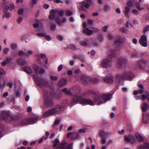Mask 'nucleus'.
<instances>
[{
    "label": "nucleus",
    "mask_w": 149,
    "mask_h": 149,
    "mask_svg": "<svg viewBox=\"0 0 149 149\" xmlns=\"http://www.w3.org/2000/svg\"><path fill=\"white\" fill-rule=\"evenodd\" d=\"M65 13L68 16H71L73 14V13L69 9H67L65 10Z\"/></svg>",
    "instance_id": "nucleus-42"
},
{
    "label": "nucleus",
    "mask_w": 149,
    "mask_h": 149,
    "mask_svg": "<svg viewBox=\"0 0 149 149\" xmlns=\"http://www.w3.org/2000/svg\"><path fill=\"white\" fill-rule=\"evenodd\" d=\"M91 127L89 126H86L84 128V129H81L79 130H90L91 129L90 128Z\"/></svg>",
    "instance_id": "nucleus-56"
},
{
    "label": "nucleus",
    "mask_w": 149,
    "mask_h": 149,
    "mask_svg": "<svg viewBox=\"0 0 149 149\" xmlns=\"http://www.w3.org/2000/svg\"><path fill=\"white\" fill-rule=\"evenodd\" d=\"M93 42V40L91 39H86V40H82L80 41V44L83 46H89Z\"/></svg>",
    "instance_id": "nucleus-17"
},
{
    "label": "nucleus",
    "mask_w": 149,
    "mask_h": 149,
    "mask_svg": "<svg viewBox=\"0 0 149 149\" xmlns=\"http://www.w3.org/2000/svg\"><path fill=\"white\" fill-rule=\"evenodd\" d=\"M124 140L125 141L132 144L136 143V141L134 137L132 135L125 136Z\"/></svg>",
    "instance_id": "nucleus-12"
},
{
    "label": "nucleus",
    "mask_w": 149,
    "mask_h": 149,
    "mask_svg": "<svg viewBox=\"0 0 149 149\" xmlns=\"http://www.w3.org/2000/svg\"><path fill=\"white\" fill-rule=\"evenodd\" d=\"M59 142V141L58 139H55V141L53 142L54 144L53 145V146L54 147L57 146Z\"/></svg>",
    "instance_id": "nucleus-47"
},
{
    "label": "nucleus",
    "mask_w": 149,
    "mask_h": 149,
    "mask_svg": "<svg viewBox=\"0 0 149 149\" xmlns=\"http://www.w3.org/2000/svg\"><path fill=\"white\" fill-rule=\"evenodd\" d=\"M132 13L134 15H137L139 13L138 11L135 9H134L132 10Z\"/></svg>",
    "instance_id": "nucleus-63"
},
{
    "label": "nucleus",
    "mask_w": 149,
    "mask_h": 149,
    "mask_svg": "<svg viewBox=\"0 0 149 149\" xmlns=\"http://www.w3.org/2000/svg\"><path fill=\"white\" fill-rule=\"evenodd\" d=\"M80 79L83 83L85 84H86L88 82H91V81L90 77L86 76L84 75H83L81 76Z\"/></svg>",
    "instance_id": "nucleus-16"
},
{
    "label": "nucleus",
    "mask_w": 149,
    "mask_h": 149,
    "mask_svg": "<svg viewBox=\"0 0 149 149\" xmlns=\"http://www.w3.org/2000/svg\"><path fill=\"white\" fill-rule=\"evenodd\" d=\"M28 122L26 123H29V124H33L37 122V118L35 117L31 118L28 119Z\"/></svg>",
    "instance_id": "nucleus-30"
},
{
    "label": "nucleus",
    "mask_w": 149,
    "mask_h": 149,
    "mask_svg": "<svg viewBox=\"0 0 149 149\" xmlns=\"http://www.w3.org/2000/svg\"><path fill=\"white\" fill-rule=\"evenodd\" d=\"M135 6L136 8L140 10H143L144 8L143 7H141L140 6V4L138 2H136L135 3Z\"/></svg>",
    "instance_id": "nucleus-39"
},
{
    "label": "nucleus",
    "mask_w": 149,
    "mask_h": 149,
    "mask_svg": "<svg viewBox=\"0 0 149 149\" xmlns=\"http://www.w3.org/2000/svg\"><path fill=\"white\" fill-rule=\"evenodd\" d=\"M56 11L57 12H59L58 15L60 16H62L63 15L64 10L63 9L59 11H58V9L56 10Z\"/></svg>",
    "instance_id": "nucleus-49"
},
{
    "label": "nucleus",
    "mask_w": 149,
    "mask_h": 149,
    "mask_svg": "<svg viewBox=\"0 0 149 149\" xmlns=\"http://www.w3.org/2000/svg\"><path fill=\"white\" fill-rule=\"evenodd\" d=\"M149 107V105L146 103L143 102L141 104V108L143 111H145Z\"/></svg>",
    "instance_id": "nucleus-28"
},
{
    "label": "nucleus",
    "mask_w": 149,
    "mask_h": 149,
    "mask_svg": "<svg viewBox=\"0 0 149 149\" xmlns=\"http://www.w3.org/2000/svg\"><path fill=\"white\" fill-rule=\"evenodd\" d=\"M102 98L101 96H97L93 98L94 102L97 105H100L103 103L104 102L101 100Z\"/></svg>",
    "instance_id": "nucleus-19"
},
{
    "label": "nucleus",
    "mask_w": 149,
    "mask_h": 149,
    "mask_svg": "<svg viewBox=\"0 0 149 149\" xmlns=\"http://www.w3.org/2000/svg\"><path fill=\"white\" fill-rule=\"evenodd\" d=\"M142 99L144 101L147 99L149 102V92H146L142 95Z\"/></svg>",
    "instance_id": "nucleus-32"
},
{
    "label": "nucleus",
    "mask_w": 149,
    "mask_h": 149,
    "mask_svg": "<svg viewBox=\"0 0 149 149\" xmlns=\"http://www.w3.org/2000/svg\"><path fill=\"white\" fill-rule=\"evenodd\" d=\"M84 4L82 5L81 6H77V8L79 9L82 10H85L84 7Z\"/></svg>",
    "instance_id": "nucleus-52"
},
{
    "label": "nucleus",
    "mask_w": 149,
    "mask_h": 149,
    "mask_svg": "<svg viewBox=\"0 0 149 149\" xmlns=\"http://www.w3.org/2000/svg\"><path fill=\"white\" fill-rule=\"evenodd\" d=\"M4 16L7 18H9L10 17V15L9 13L6 12L4 13Z\"/></svg>",
    "instance_id": "nucleus-60"
},
{
    "label": "nucleus",
    "mask_w": 149,
    "mask_h": 149,
    "mask_svg": "<svg viewBox=\"0 0 149 149\" xmlns=\"http://www.w3.org/2000/svg\"><path fill=\"white\" fill-rule=\"evenodd\" d=\"M91 82H93L94 83H96L98 82L99 81V80L97 79L96 78H93L92 79H91Z\"/></svg>",
    "instance_id": "nucleus-55"
},
{
    "label": "nucleus",
    "mask_w": 149,
    "mask_h": 149,
    "mask_svg": "<svg viewBox=\"0 0 149 149\" xmlns=\"http://www.w3.org/2000/svg\"><path fill=\"white\" fill-rule=\"evenodd\" d=\"M147 40V38L145 34H143L141 36L139 40V42L143 47H147L148 45Z\"/></svg>",
    "instance_id": "nucleus-10"
},
{
    "label": "nucleus",
    "mask_w": 149,
    "mask_h": 149,
    "mask_svg": "<svg viewBox=\"0 0 149 149\" xmlns=\"http://www.w3.org/2000/svg\"><path fill=\"white\" fill-rule=\"evenodd\" d=\"M67 137L68 138H70L72 140H74L78 139L79 137V134L76 132H70L67 134Z\"/></svg>",
    "instance_id": "nucleus-14"
},
{
    "label": "nucleus",
    "mask_w": 149,
    "mask_h": 149,
    "mask_svg": "<svg viewBox=\"0 0 149 149\" xmlns=\"http://www.w3.org/2000/svg\"><path fill=\"white\" fill-rule=\"evenodd\" d=\"M143 70L149 73V61H148V63L147 64L145 67H143Z\"/></svg>",
    "instance_id": "nucleus-46"
},
{
    "label": "nucleus",
    "mask_w": 149,
    "mask_h": 149,
    "mask_svg": "<svg viewBox=\"0 0 149 149\" xmlns=\"http://www.w3.org/2000/svg\"><path fill=\"white\" fill-rule=\"evenodd\" d=\"M67 48L68 49L75 50H77V48L75 45L73 44H71L68 46Z\"/></svg>",
    "instance_id": "nucleus-40"
},
{
    "label": "nucleus",
    "mask_w": 149,
    "mask_h": 149,
    "mask_svg": "<svg viewBox=\"0 0 149 149\" xmlns=\"http://www.w3.org/2000/svg\"><path fill=\"white\" fill-rule=\"evenodd\" d=\"M138 87L140 89L138 90V91H134L133 94L134 95H137L138 93L141 94L143 93L144 92V86L142 84H139Z\"/></svg>",
    "instance_id": "nucleus-20"
},
{
    "label": "nucleus",
    "mask_w": 149,
    "mask_h": 149,
    "mask_svg": "<svg viewBox=\"0 0 149 149\" xmlns=\"http://www.w3.org/2000/svg\"><path fill=\"white\" fill-rule=\"evenodd\" d=\"M10 5V6H5L4 9V12L7 11L9 9L10 10H12L15 8V6L13 3H11Z\"/></svg>",
    "instance_id": "nucleus-31"
},
{
    "label": "nucleus",
    "mask_w": 149,
    "mask_h": 149,
    "mask_svg": "<svg viewBox=\"0 0 149 149\" xmlns=\"http://www.w3.org/2000/svg\"><path fill=\"white\" fill-rule=\"evenodd\" d=\"M10 49L8 48H5L3 50V53L6 54H7L9 51Z\"/></svg>",
    "instance_id": "nucleus-54"
},
{
    "label": "nucleus",
    "mask_w": 149,
    "mask_h": 149,
    "mask_svg": "<svg viewBox=\"0 0 149 149\" xmlns=\"http://www.w3.org/2000/svg\"><path fill=\"white\" fill-rule=\"evenodd\" d=\"M63 110V106L56 105L52 108L44 112L43 116L44 117H47L51 116H56V114H59Z\"/></svg>",
    "instance_id": "nucleus-3"
},
{
    "label": "nucleus",
    "mask_w": 149,
    "mask_h": 149,
    "mask_svg": "<svg viewBox=\"0 0 149 149\" xmlns=\"http://www.w3.org/2000/svg\"><path fill=\"white\" fill-rule=\"evenodd\" d=\"M17 45L15 43H13L11 45V48L13 49H15L17 48Z\"/></svg>",
    "instance_id": "nucleus-53"
},
{
    "label": "nucleus",
    "mask_w": 149,
    "mask_h": 149,
    "mask_svg": "<svg viewBox=\"0 0 149 149\" xmlns=\"http://www.w3.org/2000/svg\"><path fill=\"white\" fill-rule=\"evenodd\" d=\"M149 31V25H146L143 29V32L144 33H146Z\"/></svg>",
    "instance_id": "nucleus-45"
},
{
    "label": "nucleus",
    "mask_w": 149,
    "mask_h": 149,
    "mask_svg": "<svg viewBox=\"0 0 149 149\" xmlns=\"http://www.w3.org/2000/svg\"><path fill=\"white\" fill-rule=\"evenodd\" d=\"M132 1L130 0L127 1V6H128L129 8H130L134 5V2L135 1V0H132Z\"/></svg>",
    "instance_id": "nucleus-36"
},
{
    "label": "nucleus",
    "mask_w": 149,
    "mask_h": 149,
    "mask_svg": "<svg viewBox=\"0 0 149 149\" xmlns=\"http://www.w3.org/2000/svg\"><path fill=\"white\" fill-rule=\"evenodd\" d=\"M40 56L42 58L44 59L43 61H45V64H46L47 63L48 59L47 58L46 56L44 54H41Z\"/></svg>",
    "instance_id": "nucleus-41"
},
{
    "label": "nucleus",
    "mask_w": 149,
    "mask_h": 149,
    "mask_svg": "<svg viewBox=\"0 0 149 149\" xmlns=\"http://www.w3.org/2000/svg\"><path fill=\"white\" fill-rule=\"evenodd\" d=\"M52 94L47 90L43 91L42 94L43 99L46 106L50 107L54 105L53 100L52 98Z\"/></svg>",
    "instance_id": "nucleus-4"
},
{
    "label": "nucleus",
    "mask_w": 149,
    "mask_h": 149,
    "mask_svg": "<svg viewBox=\"0 0 149 149\" xmlns=\"http://www.w3.org/2000/svg\"><path fill=\"white\" fill-rule=\"evenodd\" d=\"M124 41L123 38L120 36H118L115 39L114 42V46L116 47V50L113 49H109L107 53L109 57L112 58L114 56L116 53V51L120 50L122 48L121 43Z\"/></svg>",
    "instance_id": "nucleus-2"
},
{
    "label": "nucleus",
    "mask_w": 149,
    "mask_h": 149,
    "mask_svg": "<svg viewBox=\"0 0 149 149\" xmlns=\"http://www.w3.org/2000/svg\"><path fill=\"white\" fill-rule=\"evenodd\" d=\"M112 98V96L110 94L104 95L102 97V98L105 102H106L110 100Z\"/></svg>",
    "instance_id": "nucleus-25"
},
{
    "label": "nucleus",
    "mask_w": 149,
    "mask_h": 149,
    "mask_svg": "<svg viewBox=\"0 0 149 149\" xmlns=\"http://www.w3.org/2000/svg\"><path fill=\"white\" fill-rule=\"evenodd\" d=\"M108 28V26H105L102 28V30L103 31L106 32L107 31Z\"/></svg>",
    "instance_id": "nucleus-57"
},
{
    "label": "nucleus",
    "mask_w": 149,
    "mask_h": 149,
    "mask_svg": "<svg viewBox=\"0 0 149 149\" xmlns=\"http://www.w3.org/2000/svg\"><path fill=\"white\" fill-rule=\"evenodd\" d=\"M33 70L37 74H41L45 72V70L43 69H41L38 70L39 67L36 64H34L33 65Z\"/></svg>",
    "instance_id": "nucleus-15"
},
{
    "label": "nucleus",
    "mask_w": 149,
    "mask_h": 149,
    "mask_svg": "<svg viewBox=\"0 0 149 149\" xmlns=\"http://www.w3.org/2000/svg\"><path fill=\"white\" fill-rule=\"evenodd\" d=\"M24 71L28 74H30L32 72V70L29 67H27L24 68Z\"/></svg>",
    "instance_id": "nucleus-35"
},
{
    "label": "nucleus",
    "mask_w": 149,
    "mask_h": 149,
    "mask_svg": "<svg viewBox=\"0 0 149 149\" xmlns=\"http://www.w3.org/2000/svg\"><path fill=\"white\" fill-rule=\"evenodd\" d=\"M30 3V5L33 6L37 3V1L36 0H31Z\"/></svg>",
    "instance_id": "nucleus-50"
},
{
    "label": "nucleus",
    "mask_w": 149,
    "mask_h": 149,
    "mask_svg": "<svg viewBox=\"0 0 149 149\" xmlns=\"http://www.w3.org/2000/svg\"><path fill=\"white\" fill-rule=\"evenodd\" d=\"M83 32L86 35H91L92 34L93 31L92 30H90L88 28H86L85 29L83 30Z\"/></svg>",
    "instance_id": "nucleus-29"
},
{
    "label": "nucleus",
    "mask_w": 149,
    "mask_h": 149,
    "mask_svg": "<svg viewBox=\"0 0 149 149\" xmlns=\"http://www.w3.org/2000/svg\"><path fill=\"white\" fill-rule=\"evenodd\" d=\"M5 60L7 63H10L12 61V59L10 57H7L6 58V59Z\"/></svg>",
    "instance_id": "nucleus-51"
},
{
    "label": "nucleus",
    "mask_w": 149,
    "mask_h": 149,
    "mask_svg": "<svg viewBox=\"0 0 149 149\" xmlns=\"http://www.w3.org/2000/svg\"><path fill=\"white\" fill-rule=\"evenodd\" d=\"M143 121L146 124H149V114H143Z\"/></svg>",
    "instance_id": "nucleus-22"
},
{
    "label": "nucleus",
    "mask_w": 149,
    "mask_h": 149,
    "mask_svg": "<svg viewBox=\"0 0 149 149\" xmlns=\"http://www.w3.org/2000/svg\"><path fill=\"white\" fill-rule=\"evenodd\" d=\"M62 92L68 95H71L72 93L70 89H68L67 88H65L62 89Z\"/></svg>",
    "instance_id": "nucleus-34"
},
{
    "label": "nucleus",
    "mask_w": 149,
    "mask_h": 149,
    "mask_svg": "<svg viewBox=\"0 0 149 149\" xmlns=\"http://www.w3.org/2000/svg\"><path fill=\"white\" fill-rule=\"evenodd\" d=\"M51 79L53 81H57L58 80L57 77L53 76H51L50 77Z\"/></svg>",
    "instance_id": "nucleus-62"
},
{
    "label": "nucleus",
    "mask_w": 149,
    "mask_h": 149,
    "mask_svg": "<svg viewBox=\"0 0 149 149\" xmlns=\"http://www.w3.org/2000/svg\"><path fill=\"white\" fill-rule=\"evenodd\" d=\"M107 39L110 40H112L114 39L113 36L111 33H108L107 36Z\"/></svg>",
    "instance_id": "nucleus-44"
},
{
    "label": "nucleus",
    "mask_w": 149,
    "mask_h": 149,
    "mask_svg": "<svg viewBox=\"0 0 149 149\" xmlns=\"http://www.w3.org/2000/svg\"><path fill=\"white\" fill-rule=\"evenodd\" d=\"M148 63V60L146 59H142L137 61L136 64L138 67L141 69L143 70V68L145 67Z\"/></svg>",
    "instance_id": "nucleus-11"
},
{
    "label": "nucleus",
    "mask_w": 149,
    "mask_h": 149,
    "mask_svg": "<svg viewBox=\"0 0 149 149\" xmlns=\"http://www.w3.org/2000/svg\"><path fill=\"white\" fill-rule=\"evenodd\" d=\"M33 77L36 83L40 87H42V85L46 87L48 86V82L46 79H42L36 75H34Z\"/></svg>",
    "instance_id": "nucleus-5"
},
{
    "label": "nucleus",
    "mask_w": 149,
    "mask_h": 149,
    "mask_svg": "<svg viewBox=\"0 0 149 149\" xmlns=\"http://www.w3.org/2000/svg\"><path fill=\"white\" fill-rule=\"evenodd\" d=\"M85 95V94H84L83 95H80L79 94L76 95L71 102V105L73 106L79 103L83 105L87 104L92 106L94 105L95 104L92 100L89 99L81 98V97Z\"/></svg>",
    "instance_id": "nucleus-1"
},
{
    "label": "nucleus",
    "mask_w": 149,
    "mask_h": 149,
    "mask_svg": "<svg viewBox=\"0 0 149 149\" xmlns=\"http://www.w3.org/2000/svg\"><path fill=\"white\" fill-rule=\"evenodd\" d=\"M101 65L102 67L105 68L111 67L112 65L111 60L108 58H104L102 61Z\"/></svg>",
    "instance_id": "nucleus-8"
},
{
    "label": "nucleus",
    "mask_w": 149,
    "mask_h": 149,
    "mask_svg": "<svg viewBox=\"0 0 149 149\" xmlns=\"http://www.w3.org/2000/svg\"><path fill=\"white\" fill-rule=\"evenodd\" d=\"M130 8L128 6H126L125 7V9L124 10V13L125 15L127 17H129V14L130 13Z\"/></svg>",
    "instance_id": "nucleus-33"
},
{
    "label": "nucleus",
    "mask_w": 149,
    "mask_h": 149,
    "mask_svg": "<svg viewBox=\"0 0 149 149\" xmlns=\"http://www.w3.org/2000/svg\"><path fill=\"white\" fill-rule=\"evenodd\" d=\"M6 72L3 69L0 68V89H3L6 86V82L3 81L2 83V82L6 75Z\"/></svg>",
    "instance_id": "nucleus-7"
},
{
    "label": "nucleus",
    "mask_w": 149,
    "mask_h": 149,
    "mask_svg": "<svg viewBox=\"0 0 149 149\" xmlns=\"http://www.w3.org/2000/svg\"><path fill=\"white\" fill-rule=\"evenodd\" d=\"M135 136L136 139L139 142H142L143 141L144 139L141 134L139 133H137L135 134Z\"/></svg>",
    "instance_id": "nucleus-23"
},
{
    "label": "nucleus",
    "mask_w": 149,
    "mask_h": 149,
    "mask_svg": "<svg viewBox=\"0 0 149 149\" xmlns=\"http://www.w3.org/2000/svg\"><path fill=\"white\" fill-rule=\"evenodd\" d=\"M23 18L21 17H19L17 19V22L18 24L20 23L22 21Z\"/></svg>",
    "instance_id": "nucleus-61"
},
{
    "label": "nucleus",
    "mask_w": 149,
    "mask_h": 149,
    "mask_svg": "<svg viewBox=\"0 0 149 149\" xmlns=\"http://www.w3.org/2000/svg\"><path fill=\"white\" fill-rule=\"evenodd\" d=\"M56 26L55 24H52L50 27V29L53 31H54L55 30Z\"/></svg>",
    "instance_id": "nucleus-64"
},
{
    "label": "nucleus",
    "mask_w": 149,
    "mask_h": 149,
    "mask_svg": "<svg viewBox=\"0 0 149 149\" xmlns=\"http://www.w3.org/2000/svg\"><path fill=\"white\" fill-rule=\"evenodd\" d=\"M66 20V19L65 18H63L62 21H61L58 17H56L55 18L56 22L59 25H61L64 23H65Z\"/></svg>",
    "instance_id": "nucleus-26"
},
{
    "label": "nucleus",
    "mask_w": 149,
    "mask_h": 149,
    "mask_svg": "<svg viewBox=\"0 0 149 149\" xmlns=\"http://www.w3.org/2000/svg\"><path fill=\"white\" fill-rule=\"evenodd\" d=\"M61 121V120H60L59 119L56 120H55V121L54 122V125H53V126H55L56 125L59 124L60 123Z\"/></svg>",
    "instance_id": "nucleus-59"
},
{
    "label": "nucleus",
    "mask_w": 149,
    "mask_h": 149,
    "mask_svg": "<svg viewBox=\"0 0 149 149\" xmlns=\"http://www.w3.org/2000/svg\"><path fill=\"white\" fill-rule=\"evenodd\" d=\"M125 79L123 78V75L120 74L117 75L116 77V82L119 85H122L123 84V79Z\"/></svg>",
    "instance_id": "nucleus-18"
},
{
    "label": "nucleus",
    "mask_w": 149,
    "mask_h": 149,
    "mask_svg": "<svg viewBox=\"0 0 149 149\" xmlns=\"http://www.w3.org/2000/svg\"><path fill=\"white\" fill-rule=\"evenodd\" d=\"M128 62L127 60L124 58L118 59L116 63V66L120 69L125 68L127 66Z\"/></svg>",
    "instance_id": "nucleus-6"
},
{
    "label": "nucleus",
    "mask_w": 149,
    "mask_h": 149,
    "mask_svg": "<svg viewBox=\"0 0 149 149\" xmlns=\"http://www.w3.org/2000/svg\"><path fill=\"white\" fill-rule=\"evenodd\" d=\"M92 0H86L87 3L84 1H83L79 3V4H84V7L86 8H88L89 6V3H91Z\"/></svg>",
    "instance_id": "nucleus-24"
},
{
    "label": "nucleus",
    "mask_w": 149,
    "mask_h": 149,
    "mask_svg": "<svg viewBox=\"0 0 149 149\" xmlns=\"http://www.w3.org/2000/svg\"><path fill=\"white\" fill-rule=\"evenodd\" d=\"M28 122V119L25 118L22 120L21 122V124L22 125L29 124V123H26Z\"/></svg>",
    "instance_id": "nucleus-48"
},
{
    "label": "nucleus",
    "mask_w": 149,
    "mask_h": 149,
    "mask_svg": "<svg viewBox=\"0 0 149 149\" xmlns=\"http://www.w3.org/2000/svg\"><path fill=\"white\" fill-rule=\"evenodd\" d=\"M119 31L123 33H127L128 32V30L124 27L120 28L119 29Z\"/></svg>",
    "instance_id": "nucleus-43"
},
{
    "label": "nucleus",
    "mask_w": 149,
    "mask_h": 149,
    "mask_svg": "<svg viewBox=\"0 0 149 149\" xmlns=\"http://www.w3.org/2000/svg\"><path fill=\"white\" fill-rule=\"evenodd\" d=\"M114 77L112 76H107L104 77L103 79L106 82L112 83L113 82Z\"/></svg>",
    "instance_id": "nucleus-21"
},
{
    "label": "nucleus",
    "mask_w": 149,
    "mask_h": 149,
    "mask_svg": "<svg viewBox=\"0 0 149 149\" xmlns=\"http://www.w3.org/2000/svg\"><path fill=\"white\" fill-rule=\"evenodd\" d=\"M100 135L101 136L103 137L104 136H106L107 134L105 133L104 131H100Z\"/></svg>",
    "instance_id": "nucleus-58"
},
{
    "label": "nucleus",
    "mask_w": 149,
    "mask_h": 149,
    "mask_svg": "<svg viewBox=\"0 0 149 149\" xmlns=\"http://www.w3.org/2000/svg\"><path fill=\"white\" fill-rule=\"evenodd\" d=\"M18 63L20 65H24L26 64V61L24 60L19 58L18 60Z\"/></svg>",
    "instance_id": "nucleus-38"
},
{
    "label": "nucleus",
    "mask_w": 149,
    "mask_h": 149,
    "mask_svg": "<svg viewBox=\"0 0 149 149\" xmlns=\"http://www.w3.org/2000/svg\"><path fill=\"white\" fill-rule=\"evenodd\" d=\"M1 116L3 119L6 122H7L12 119V117L8 111H2L1 113Z\"/></svg>",
    "instance_id": "nucleus-9"
},
{
    "label": "nucleus",
    "mask_w": 149,
    "mask_h": 149,
    "mask_svg": "<svg viewBox=\"0 0 149 149\" xmlns=\"http://www.w3.org/2000/svg\"><path fill=\"white\" fill-rule=\"evenodd\" d=\"M123 78L128 80L131 81L132 79L134 77L133 73L131 72L126 71L123 74Z\"/></svg>",
    "instance_id": "nucleus-13"
},
{
    "label": "nucleus",
    "mask_w": 149,
    "mask_h": 149,
    "mask_svg": "<svg viewBox=\"0 0 149 149\" xmlns=\"http://www.w3.org/2000/svg\"><path fill=\"white\" fill-rule=\"evenodd\" d=\"M67 82V80L66 79L63 78L59 81L58 85L59 87H62L65 85Z\"/></svg>",
    "instance_id": "nucleus-27"
},
{
    "label": "nucleus",
    "mask_w": 149,
    "mask_h": 149,
    "mask_svg": "<svg viewBox=\"0 0 149 149\" xmlns=\"http://www.w3.org/2000/svg\"><path fill=\"white\" fill-rule=\"evenodd\" d=\"M18 54L19 56H20L23 54L26 57H28L29 56V55L26 53H24L22 50H19L18 52Z\"/></svg>",
    "instance_id": "nucleus-37"
}]
</instances>
